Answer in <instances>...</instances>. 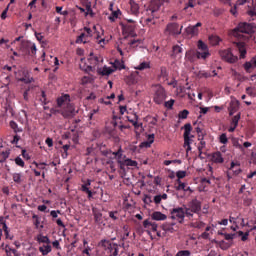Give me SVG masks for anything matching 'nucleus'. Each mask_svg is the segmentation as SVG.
<instances>
[{
    "label": "nucleus",
    "instance_id": "obj_26",
    "mask_svg": "<svg viewBox=\"0 0 256 256\" xmlns=\"http://www.w3.org/2000/svg\"><path fill=\"white\" fill-rule=\"evenodd\" d=\"M37 241L39 243H47L48 245H49V243H51V240H49V237L43 236V235H38Z\"/></svg>",
    "mask_w": 256,
    "mask_h": 256
},
{
    "label": "nucleus",
    "instance_id": "obj_2",
    "mask_svg": "<svg viewBox=\"0 0 256 256\" xmlns=\"http://www.w3.org/2000/svg\"><path fill=\"white\" fill-rule=\"evenodd\" d=\"M255 29L256 28L253 24L243 22L240 23L238 27L233 30L232 35L241 39V37H245L242 33H245L246 35H251V33H255Z\"/></svg>",
    "mask_w": 256,
    "mask_h": 256
},
{
    "label": "nucleus",
    "instance_id": "obj_11",
    "mask_svg": "<svg viewBox=\"0 0 256 256\" xmlns=\"http://www.w3.org/2000/svg\"><path fill=\"white\" fill-rule=\"evenodd\" d=\"M201 22H198L196 25L194 26H188L185 31H186V35H197V33H199V28L201 27Z\"/></svg>",
    "mask_w": 256,
    "mask_h": 256
},
{
    "label": "nucleus",
    "instance_id": "obj_17",
    "mask_svg": "<svg viewBox=\"0 0 256 256\" xmlns=\"http://www.w3.org/2000/svg\"><path fill=\"white\" fill-rule=\"evenodd\" d=\"M151 217H152L153 221H165V219H167V215H165L159 211L152 213Z\"/></svg>",
    "mask_w": 256,
    "mask_h": 256
},
{
    "label": "nucleus",
    "instance_id": "obj_20",
    "mask_svg": "<svg viewBox=\"0 0 256 256\" xmlns=\"http://www.w3.org/2000/svg\"><path fill=\"white\" fill-rule=\"evenodd\" d=\"M195 57H197V53H195L193 50H189L186 52V59L193 63L195 61Z\"/></svg>",
    "mask_w": 256,
    "mask_h": 256
},
{
    "label": "nucleus",
    "instance_id": "obj_1",
    "mask_svg": "<svg viewBox=\"0 0 256 256\" xmlns=\"http://www.w3.org/2000/svg\"><path fill=\"white\" fill-rule=\"evenodd\" d=\"M229 115L230 117L236 115L232 118L231 126L228 129L230 133H233L235 129L237 128V125H239V119H241V112L239 111V101L232 99L230 102V106L228 107Z\"/></svg>",
    "mask_w": 256,
    "mask_h": 256
},
{
    "label": "nucleus",
    "instance_id": "obj_46",
    "mask_svg": "<svg viewBox=\"0 0 256 256\" xmlns=\"http://www.w3.org/2000/svg\"><path fill=\"white\" fill-rule=\"evenodd\" d=\"M7 11H9V5L7 8L2 12L1 19H7Z\"/></svg>",
    "mask_w": 256,
    "mask_h": 256
},
{
    "label": "nucleus",
    "instance_id": "obj_49",
    "mask_svg": "<svg viewBox=\"0 0 256 256\" xmlns=\"http://www.w3.org/2000/svg\"><path fill=\"white\" fill-rule=\"evenodd\" d=\"M236 234H225V239L226 241H231L233 240V237H235Z\"/></svg>",
    "mask_w": 256,
    "mask_h": 256
},
{
    "label": "nucleus",
    "instance_id": "obj_12",
    "mask_svg": "<svg viewBox=\"0 0 256 256\" xmlns=\"http://www.w3.org/2000/svg\"><path fill=\"white\" fill-rule=\"evenodd\" d=\"M240 53V59H245V55H247V49L245 48V42H236L234 43Z\"/></svg>",
    "mask_w": 256,
    "mask_h": 256
},
{
    "label": "nucleus",
    "instance_id": "obj_16",
    "mask_svg": "<svg viewBox=\"0 0 256 256\" xmlns=\"http://www.w3.org/2000/svg\"><path fill=\"white\" fill-rule=\"evenodd\" d=\"M32 45L33 44L31 43V41L23 40L21 42L20 51H23L24 53H29V49H31Z\"/></svg>",
    "mask_w": 256,
    "mask_h": 256
},
{
    "label": "nucleus",
    "instance_id": "obj_51",
    "mask_svg": "<svg viewBox=\"0 0 256 256\" xmlns=\"http://www.w3.org/2000/svg\"><path fill=\"white\" fill-rule=\"evenodd\" d=\"M33 219H36L35 220V222H34V225L36 226V227H39V225H40V221H39V217L37 216V215H34L33 216Z\"/></svg>",
    "mask_w": 256,
    "mask_h": 256
},
{
    "label": "nucleus",
    "instance_id": "obj_3",
    "mask_svg": "<svg viewBox=\"0 0 256 256\" xmlns=\"http://www.w3.org/2000/svg\"><path fill=\"white\" fill-rule=\"evenodd\" d=\"M198 49L202 52H196L197 59H207L209 56V48L202 40L198 41Z\"/></svg>",
    "mask_w": 256,
    "mask_h": 256
},
{
    "label": "nucleus",
    "instance_id": "obj_41",
    "mask_svg": "<svg viewBox=\"0 0 256 256\" xmlns=\"http://www.w3.org/2000/svg\"><path fill=\"white\" fill-rule=\"evenodd\" d=\"M174 103L175 100L171 99L170 101L165 102V107H167L168 109H172Z\"/></svg>",
    "mask_w": 256,
    "mask_h": 256
},
{
    "label": "nucleus",
    "instance_id": "obj_62",
    "mask_svg": "<svg viewBox=\"0 0 256 256\" xmlns=\"http://www.w3.org/2000/svg\"><path fill=\"white\" fill-rule=\"evenodd\" d=\"M200 113H203V115L207 114V111H209V108H203V107H200Z\"/></svg>",
    "mask_w": 256,
    "mask_h": 256
},
{
    "label": "nucleus",
    "instance_id": "obj_30",
    "mask_svg": "<svg viewBox=\"0 0 256 256\" xmlns=\"http://www.w3.org/2000/svg\"><path fill=\"white\" fill-rule=\"evenodd\" d=\"M124 165H127V167H137V161H133L131 159H126L124 161Z\"/></svg>",
    "mask_w": 256,
    "mask_h": 256
},
{
    "label": "nucleus",
    "instance_id": "obj_28",
    "mask_svg": "<svg viewBox=\"0 0 256 256\" xmlns=\"http://www.w3.org/2000/svg\"><path fill=\"white\" fill-rule=\"evenodd\" d=\"M186 176H187V172L186 171H178L176 173V177H178L177 182L181 183V179H185Z\"/></svg>",
    "mask_w": 256,
    "mask_h": 256
},
{
    "label": "nucleus",
    "instance_id": "obj_34",
    "mask_svg": "<svg viewBox=\"0 0 256 256\" xmlns=\"http://www.w3.org/2000/svg\"><path fill=\"white\" fill-rule=\"evenodd\" d=\"M15 163L19 167H25V162L23 161V159H21V157H16L15 158Z\"/></svg>",
    "mask_w": 256,
    "mask_h": 256
},
{
    "label": "nucleus",
    "instance_id": "obj_32",
    "mask_svg": "<svg viewBox=\"0 0 256 256\" xmlns=\"http://www.w3.org/2000/svg\"><path fill=\"white\" fill-rule=\"evenodd\" d=\"M139 71H143V69H149V63L142 62L138 67H136Z\"/></svg>",
    "mask_w": 256,
    "mask_h": 256
},
{
    "label": "nucleus",
    "instance_id": "obj_37",
    "mask_svg": "<svg viewBox=\"0 0 256 256\" xmlns=\"http://www.w3.org/2000/svg\"><path fill=\"white\" fill-rule=\"evenodd\" d=\"M189 112L187 110H183L179 113V119H187Z\"/></svg>",
    "mask_w": 256,
    "mask_h": 256
},
{
    "label": "nucleus",
    "instance_id": "obj_63",
    "mask_svg": "<svg viewBox=\"0 0 256 256\" xmlns=\"http://www.w3.org/2000/svg\"><path fill=\"white\" fill-rule=\"evenodd\" d=\"M53 247H55L56 249H59V240H56L54 242H52Z\"/></svg>",
    "mask_w": 256,
    "mask_h": 256
},
{
    "label": "nucleus",
    "instance_id": "obj_18",
    "mask_svg": "<svg viewBox=\"0 0 256 256\" xmlns=\"http://www.w3.org/2000/svg\"><path fill=\"white\" fill-rule=\"evenodd\" d=\"M212 161L213 163H223V154H221L219 151L212 154Z\"/></svg>",
    "mask_w": 256,
    "mask_h": 256
},
{
    "label": "nucleus",
    "instance_id": "obj_15",
    "mask_svg": "<svg viewBox=\"0 0 256 256\" xmlns=\"http://www.w3.org/2000/svg\"><path fill=\"white\" fill-rule=\"evenodd\" d=\"M238 60H239V58L237 56L233 55V53H231V49H228L226 56H225V61L227 63H237Z\"/></svg>",
    "mask_w": 256,
    "mask_h": 256
},
{
    "label": "nucleus",
    "instance_id": "obj_44",
    "mask_svg": "<svg viewBox=\"0 0 256 256\" xmlns=\"http://www.w3.org/2000/svg\"><path fill=\"white\" fill-rule=\"evenodd\" d=\"M200 77H205V79H208V77H211V73L209 72H199Z\"/></svg>",
    "mask_w": 256,
    "mask_h": 256
},
{
    "label": "nucleus",
    "instance_id": "obj_42",
    "mask_svg": "<svg viewBox=\"0 0 256 256\" xmlns=\"http://www.w3.org/2000/svg\"><path fill=\"white\" fill-rule=\"evenodd\" d=\"M1 155L3 156L4 161H7V159H9L10 151L6 150L5 152H1Z\"/></svg>",
    "mask_w": 256,
    "mask_h": 256
},
{
    "label": "nucleus",
    "instance_id": "obj_14",
    "mask_svg": "<svg viewBox=\"0 0 256 256\" xmlns=\"http://www.w3.org/2000/svg\"><path fill=\"white\" fill-rule=\"evenodd\" d=\"M97 73L98 75H102L103 77H105V75L109 76L112 73H115V69L104 66L103 68H98Z\"/></svg>",
    "mask_w": 256,
    "mask_h": 256
},
{
    "label": "nucleus",
    "instance_id": "obj_59",
    "mask_svg": "<svg viewBox=\"0 0 256 256\" xmlns=\"http://www.w3.org/2000/svg\"><path fill=\"white\" fill-rule=\"evenodd\" d=\"M185 214L190 216V217H193V212H191L190 208H186Z\"/></svg>",
    "mask_w": 256,
    "mask_h": 256
},
{
    "label": "nucleus",
    "instance_id": "obj_5",
    "mask_svg": "<svg viewBox=\"0 0 256 256\" xmlns=\"http://www.w3.org/2000/svg\"><path fill=\"white\" fill-rule=\"evenodd\" d=\"M183 30V26L180 27L177 23H170L167 25L165 32L169 33V35H181V31Z\"/></svg>",
    "mask_w": 256,
    "mask_h": 256
},
{
    "label": "nucleus",
    "instance_id": "obj_33",
    "mask_svg": "<svg viewBox=\"0 0 256 256\" xmlns=\"http://www.w3.org/2000/svg\"><path fill=\"white\" fill-rule=\"evenodd\" d=\"M128 121L130 123H132V125H134L135 129H139V127H143V124L142 123L141 124L137 123V120H133V119L128 117Z\"/></svg>",
    "mask_w": 256,
    "mask_h": 256
},
{
    "label": "nucleus",
    "instance_id": "obj_24",
    "mask_svg": "<svg viewBox=\"0 0 256 256\" xmlns=\"http://www.w3.org/2000/svg\"><path fill=\"white\" fill-rule=\"evenodd\" d=\"M172 51V57H176V55H179V53H183V48H181L179 45H175L173 46Z\"/></svg>",
    "mask_w": 256,
    "mask_h": 256
},
{
    "label": "nucleus",
    "instance_id": "obj_54",
    "mask_svg": "<svg viewBox=\"0 0 256 256\" xmlns=\"http://www.w3.org/2000/svg\"><path fill=\"white\" fill-rule=\"evenodd\" d=\"M10 127H11L12 129H14L15 132H17V123H15L14 121H11V122H10Z\"/></svg>",
    "mask_w": 256,
    "mask_h": 256
},
{
    "label": "nucleus",
    "instance_id": "obj_27",
    "mask_svg": "<svg viewBox=\"0 0 256 256\" xmlns=\"http://www.w3.org/2000/svg\"><path fill=\"white\" fill-rule=\"evenodd\" d=\"M100 247H103L104 249H110L111 248V242L109 240H101L99 243Z\"/></svg>",
    "mask_w": 256,
    "mask_h": 256
},
{
    "label": "nucleus",
    "instance_id": "obj_40",
    "mask_svg": "<svg viewBox=\"0 0 256 256\" xmlns=\"http://www.w3.org/2000/svg\"><path fill=\"white\" fill-rule=\"evenodd\" d=\"M86 15H91V17H93L94 13H93V9H91V4H87L86 5Z\"/></svg>",
    "mask_w": 256,
    "mask_h": 256
},
{
    "label": "nucleus",
    "instance_id": "obj_39",
    "mask_svg": "<svg viewBox=\"0 0 256 256\" xmlns=\"http://www.w3.org/2000/svg\"><path fill=\"white\" fill-rule=\"evenodd\" d=\"M13 181H14L15 183H21V174L15 173V174L13 175Z\"/></svg>",
    "mask_w": 256,
    "mask_h": 256
},
{
    "label": "nucleus",
    "instance_id": "obj_61",
    "mask_svg": "<svg viewBox=\"0 0 256 256\" xmlns=\"http://www.w3.org/2000/svg\"><path fill=\"white\" fill-rule=\"evenodd\" d=\"M46 210H47V206L46 205L38 206V211H46Z\"/></svg>",
    "mask_w": 256,
    "mask_h": 256
},
{
    "label": "nucleus",
    "instance_id": "obj_22",
    "mask_svg": "<svg viewBox=\"0 0 256 256\" xmlns=\"http://www.w3.org/2000/svg\"><path fill=\"white\" fill-rule=\"evenodd\" d=\"M121 15V10L113 11L112 14L109 16V20L113 23L115 22V19H118Z\"/></svg>",
    "mask_w": 256,
    "mask_h": 256
},
{
    "label": "nucleus",
    "instance_id": "obj_19",
    "mask_svg": "<svg viewBox=\"0 0 256 256\" xmlns=\"http://www.w3.org/2000/svg\"><path fill=\"white\" fill-rule=\"evenodd\" d=\"M130 6L133 15H137V13H139V4H137L134 0H130Z\"/></svg>",
    "mask_w": 256,
    "mask_h": 256
},
{
    "label": "nucleus",
    "instance_id": "obj_9",
    "mask_svg": "<svg viewBox=\"0 0 256 256\" xmlns=\"http://www.w3.org/2000/svg\"><path fill=\"white\" fill-rule=\"evenodd\" d=\"M188 208L192 213H199V211H201V202L197 199H194L189 203Z\"/></svg>",
    "mask_w": 256,
    "mask_h": 256
},
{
    "label": "nucleus",
    "instance_id": "obj_31",
    "mask_svg": "<svg viewBox=\"0 0 256 256\" xmlns=\"http://www.w3.org/2000/svg\"><path fill=\"white\" fill-rule=\"evenodd\" d=\"M246 93H247V95H250V97H255V95H256L255 88H253V87L246 88Z\"/></svg>",
    "mask_w": 256,
    "mask_h": 256
},
{
    "label": "nucleus",
    "instance_id": "obj_57",
    "mask_svg": "<svg viewBox=\"0 0 256 256\" xmlns=\"http://www.w3.org/2000/svg\"><path fill=\"white\" fill-rule=\"evenodd\" d=\"M95 221H97V223H99V221H101V217H102V215H101V213H97V214H95Z\"/></svg>",
    "mask_w": 256,
    "mask_h": 256
},
{
    "label": "nucleus",
    "instance_id": "obj_56",
    "mask_svg": "<svg viewBox=\"0 0 256 256\" xmlns=\"http://www.w3.org/2000/svg\"><path fill=\"white\" fill-rule=\"evenodd\" d=\"M46 145H48V147H51L53 145V139L47 138L46 139Z\"/></svg>",
    "mask_w": 256,
    "mask_h": 256
},
{
    "label": "nucleus",
    "instance_id": "obj_38",
    "mask_svg": "<svg viewBox=\"0 0 256 256\" xmlns=\"http://www.w3.org/2000/svg\"><path fill=\"white\" fill-rule=\"evenodd\" d=\"M143 201H144V203H145L146 205H149V204L153 203V199L151 198L150 195H145Z\"/></svg>",
    "mask_w": 256,
    "mask_h": 256
},
{
    "label": "nucleus",
    "instance_id": "obj_21",
    "mask_svg": "<svg viewBox=\"0 0 256 256\" xmlns=\"http://www.w3.org/2000/svg\"><path fill=\"white\" fill-rule=\"evenodd\" d=\"M39 251L42 255H49L51 253V245H43L39 248Z\"/></svg>",
    "mask_w": 256,
    "mask_h": 256
},
{
    "label": "nucleus",
    "instance_id": "obj_45",
    "mask_svg": "<svg viewBox=\"0 0 256 256\" xmlns=\"http://www.w3.org/2000/svg\"><path fill=\"white\" fill-rule=\"evenodd\" d=\"M161 201H162V199H161V196H160V195H156V196L154 197V203H155L156 205H159V203H161Z\"/></svg>",
    "mask_w": 256,
    "mask_h": 256
},
{
    "label": "nucleus",
    "instance_id": "obj_64",
    "mask_svg": "<svg viewBox=\"0 0 256 256\" xmlns=\"http://www.w3.org/2000/svg\"><path fill=\"white\" fill-rule=\"evenodd\" d=\"M208 256H221V255L219 253L215 252V251H210Z\"/></svg>",
    "mask_w": 256,
    "mask_h": 256
},
{
    "label": "nucleus",
    "instance_id": "obj_43",
    "mask_svg": "<svg viewBox=\"0 0 256 256\" xmlns=\"http://www.w3.org/2000/svg\"><path fill=\"white\" fill-rule=\"evenodd\" d=\"M178 183L179 185L176 187L177 191H185V183H182L181 181Z\"/></svg>",
    "mask_w": 256,
    "mask_h": 256
},
{
    "label": "nucleus",
    "instance_id": "obj_55",
    "mask_svg": "<svg viewBox=\"0 0 256 256\" xmlns=\"http://www.w3.org/2000/svg\"><path fill=\"white\" fill-rule=\"evenodd\" d=\"M35 36H36V39H37V41H43V36L41 35V33H37V32H35Z\"/></svg>",
    "mask_w": 256,
    "mask_h": 256
},
{
    "label": "nucleus",
    "instance_id": "obj_48",
    "mask_svg": "<svg viewBox=\"0 0 256 256\" xmlns=\"http://www.w3.org/2000/svg\"><path fill=\"white\" fill-rule=\"evenodd\" d=\"M124 29H125L126 33H130L131 30L135 31V26L129 25V26H126Z\"/></svg>",
    "mask_w": 256,
    "mask_h": 256
},
{
    "label": "nucleus",
    "instance_id": "obj_7",
    "mask_svg": "<svg viewBox=\"0 0 256 256\" xmlns=\"http://www.w3.org/2000/svg\"><path fill=\"white\" fill-rule=\"evenodd\" d=\"M184 147H187L189 145H191V137H189L191 135V131L193 130V127H191L190 123H187L184 125Z\"/></svg>",
    "mask_w": 256,
    "mask_h": 256
},
{
    "label": "nucleus",
    "instance_id": "obj_13",
    "mask_svg": "<svg viewBox=\"0 0 256 256\" xmlns=\"http://www.w3.org/2000/svg\"><path fill=\"white\" fill-rule=\"evenodd\" d=\"M71 102V97L69 94H65L57 99L58 107H63V105H68Z\"/></svg>",
    "mask_w": 256,
    "mask_h": 256
},
{
    "label": "nucleus",
    "instance_id": "obj_8",
    "mask_svg": "<svg viewBox=\"0 0 256 256\" xmlns=\"http://www.w3.org/2000/svg\"><path fill=\"white\" fill-rule=\"evenodd\" d=\"M163 3H169V0H153V1H151L150 8H149L151 13H155V12L159 11V9L163 5Z\"/></svg>",
    "mask_w": 256,
    "mask_h": 256
},
{
    "label": "nucleus",
    "instance_id": "obj_29",
    "mask_svg": "<svg viewBox=\"0 0 256 256\" xmlns=\"http://www.w3.org/2000/svg\"><path fill=\"white\" fill-rule=\"evenodd\" d=\"M238 237H241V241H247L249 239V232L243 233V231H239Z\"/></svg>",
    "mask_w": 256,
    "mask_h": 256
},
{
    "label": "nucleus",
    "instance_id": "obj_47",
    "mask_svg": "<svg viewBox=\"0 0 256 256\" xmlns=\"http://www.w3.org/2000/svg\"><path fill=\"white\" fill-rule=\"evenodd\" d=\"M84 37H85V33L80 34V36L76 39V43H83Z\"/></svg>",
    "mask_w": 256,
    "mask_h": 256
},
{
    "label": "nucleus",
    "instance_id": "obj_35",
    "mask_svg": "<svg viewBox=\"0 0 256 256\" xmlns=\"http://www.w3.org/2000/svg\"><path fill=\"white\" fill-rule=\"evenodd\" d=\"M190 255H191V251L189 250H181L176 254V256H190Z\"/></svg>",
    "mask_w": 256,
    "mask_h": 256
},
{
    "label": "nucleus",
    "instance_id": "obj_10",
    "mask_svg": "<svg viewBox=\"0 0 256 256\" xmlns=\"http://www.w3.org/2000/svg\"><path fill=\"white\" fill-rule=\"evenodd\" d=\"M172 215H176V218L178 219L179 223H183L185 219V211H183V208H174L171 211Z\"/></svg>",
    "mask_w": 256,
    "mask_h": 256
},
{
    "label": "nucleus",
    "instance_id": "obj_52",
    "mask_svg": "<svg viewBox=\"0 0 256 256\" xmlns=\"http://www.w3.org/2000/svg\"><path fill=\"white\" fill-rule=\"evenodd\" d=\"M57 213H61V211H55V210H52L51 212H50V215H51V217H53L54 219H57Z\"/></svg>",
    "mask_w": 256,
    "mask_h": 256
},
{
    "label": "nucleus",
    "instance_id": "obj_4",
    "mask_svg": "<svg viewBox=\"0 0 256 256\" xmlns=\"http://www.w3.org/2000/svg\"><path fill=\"white\" fill-rule=\"evenodd\" d=\"M166 97L167 95L165 94V89L161 85L156 86L155 95H154L155 103H157L158 105H161V103L165 101Z\"/></svg>",
    "mask_w": 256,
    "mask_h": 256
},
{
    "label": "nucleus",
    "instance_id": "obj_53",
    "mask_svg": "<svg viewBox=\"0 0 256 256\" xmlns=\"http://www.w3.org/2000/svg\"><path fill=\"white\" fill-rule=\"evenodd\" d=\"M230 13L234 16L237 15V6L236 5H234V7L230 9Z\"/></svg>",
    "mask_w": 256,
    "mask_h": 256
},
{
    "label": "nucleus",
    "instance_id": "obj_25",
    "mask_svg": "<svg viewBox=\"0 0 256 256\" xmlns=\"http://www.w3.org/2000/svg\"><path fill=\"white\" fill-rule=\"evenodd\" d=\"M219 41H221V38L219 36H209V42L211 45H219Z\"/></svg>",
    "mask_w": 256,
    "mask_h": 256
},
{
    "label": "nucleus",
    "instance_id": "obj_36",
    "mask_svg": "<svg viewBox=\"0 0 256 256\" xmlns=\"http://www.w3.org/2000/svg\"><path fill=\"white\" fill-rule=\"evenodd\" d=\"M82 191H84V193L88 194V197H92L93 193L91 192V190H89V188L87 187V185H82Z\"/></svg>",
    "mask_w": 256,
    "mask_h": 256
},
{
    "label": "nucleus",
    "instance_id": "obj_50",
    "mask_svg": "<svg viewBox=\"0 0 256 256\" xmlns=\"http://www.w3.org/2000/svg\"><path fill=\"white\" fill-rule=\"evenodd\" d=\"M30 49L32 55H35L37 53V46L35 44H32V46H30Z\"/></svg>",
    "mask_w": 256,
    "mask_h": 256
},
{
    "label": "nucleus",
    "instance_id": "obj_58",
    "mask_svg": "<svg viewBox=\"0 0 256 256\" xmlns=\"http://www.w3.org/2000/svg\"><path fill=\"white\" fill-rule=\"evenodd\" d=\"M125 111H127V106H120L121 115H125Z\"/></svg>",
    "mask_w": 256,
    "mask_h": 256
},
{
    "label": "nucleus",
    "instance_id": "obj_6",
    "mask_svg": "<svg viewBox=\"0 0 256 256\" xmlns=\"http://www.w3.org/2000/svg\"><path fill=\"white\" fill-rule=\"evenodd\" d=\"M76 113H77V111H75V107L70 102L68 104H66V107L62 111V115L66 119H71V117H75Z\"/></svg>",
    "mask_w": 256,
    "mask_h": 256
},
{
    "label": "nucleus",
    "instance_id": "obj_23",
    "mask_svg": "<svg viewBox=\"0 0 256 256\" xmlns=\"http://www.w3.org/2000/svg\"><path fill=\"white\" fill-rule=\"evenodd\" d=\"M155 141V134H149L148 135V142L142 143V145H145V147H151L152 143Z\"/></svg>",
    "mask_w": 256,
    "mask_h": 256
},
{
    "label": "nucleus",
    "instance_id": "obj_60",
    "mask_svg": "<svg viewBox=\"0 0 256 256\" xmlns=\"http://www.w3.org/2000/svg\"><path fill=\"white\" fill-rule=\"evenodd\" d=\"M220 143L225 145V133L221 134V136H220Z\"/></svg>",
    "mask_w": 256,
    "mask_h": 256
}]
</instances>
